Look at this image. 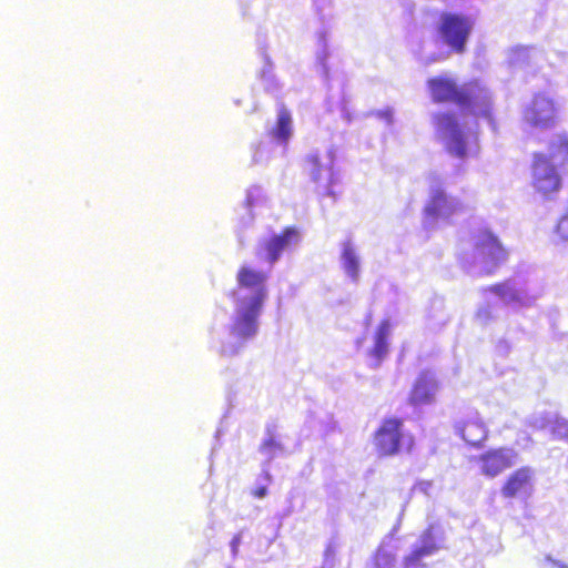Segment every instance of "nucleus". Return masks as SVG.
Masks as SVG:
<instances>
[{
	"label": "nucleus",
	"instance_id": "f8f14e48",
	"mask_svg": "<svg viewBox=\"0 0 568 568\" xmlns=\"http://www.w3.org/2000/svg\"><path fill=\"white\" fill-rule=\"evenodd\" d=\"M455 430L467 445L475 448L481 447L489 434L486 424L478 416L456 423Z\"/></svg>",
	"mask_w": 568,
	"mask_h": 568
},
{
	"label": "nucleus",
	"instance_id": "a878e982",
	"mask_svg": "<svg viewBox=\"0 0 568 568\" xmlns=\"http://www.w3.org/2000/svg\"><path fill=\"white\" fill-rule=\"evenodd\" d=\"M251 494L255 498H264L267 495V488L266 486H260L254 488Z\"/></svg>",
	"mask_w": 568,
	"mask_h": 568
},
{
	"label": "nucleus",
	"instance_id": "2eb2a0df",
	"mask_svg": "<svg viewBox=\"0 0 568 568\" xmlns=\"http://www.w3.org/2000/svg\"><path fill=\"white\" fill-rule=\"evenodd\" d=\"M422 545L414 548L405 558L404 562L406 567L416 566L419 561L427 556H430L438 551L439 547L435 541L433 528L428 527L420 536Z\"/></svg>",
	"mask_w": 568,
	"mask_h": 568
},
{
	"label": "nucleus",
	"instance_id": "dca6fc26",
	"mask_svg": "<svg viewBox=\"0 0 568 568\" xmlns=\"http://www.w3.org/2000/svg\"><path fill=\"white\" fill-rule=\"evenodd\" d=\"M390 333V322L388 320H383L377 326L375 337H374V346L369 351V355L375 359V365H379L381 362L385 358L388 352V343L387 338Z\"/></svg>",
	"mask_w": 568,
	"mask_h": 568
},
{
	"label": "nucleus",
	"instance_id": "6ab92c4d",
	"mask_svg": "<svg viewBox=\"0 0 568 568\" xmlns=\"http://www.w3.org/2000/svg\"><path fill=\"white\" fill-rule=\"evenodd\" d=\"M395 562V556L386 551H377L373 558L374 568H394Z\"/></svg>",
	"mask_w": 568,
	"mask_h": 568
},
{
	"label": "nucleus",
	"instance_id": "f03ea898",
	"mask_svg": "<svg viewBox=\"0 0 568 568\" xmlns=\"http://www.w3.org/2000/svg\"><path fill=\"white\" fill-rule=\"evenodd\" d=\"M427 88L435 103H454L476 119L487 120L493 130L497 129L493 95L480 80L458 84L452 78L438 75L427 80Z\"/></svg>",
	"mask_w": 568,
	"mask_h": 568
},
{
	"label": "nucleus",
	"instance_id": "6e6552de",
	"mask_svg": "<svg viewBox=\"0 0 568 568\" xmlns=\"http://www.w3.org/2000/svg\"><path fill=\"white\" fill-rule=\"evenodd\" d=\"M517 458V453L510 447L490 448L480 454L476 460L479 471L487 478H496L511 468Z\"/></svg>",
	"mask_w": 568,
	"mask_h": 568
},
{
	"label": "nucleus",
	"instance_id": "f3484780",
	"mask_svg": "<svg viewBox=\"0 0 568 568\" xmlns=\"http://www.w3.org/2000/svg\"><path fill=\"white\" fill-rule=\"evenodd\" d=\"M271 133L274 139L283 144H286L290 140L292 134V118L285 108L278 111L276 124Z\"/></svg>",
	"mask_w": 568,
	"mask_h": 568
},
{
	"label": "nucleus",
	"instance_id": "9b49d317",
	"mask_svg": "<svg viewBox=\"0 0 568 568\" xmlns=\"http://www.w3.org/2000/svg\"><path fill=\"white\" fill-rule=\"evenodd\" d=\"M440 385L434 374L428 371L422 372L408 396V403L412 406L430 405L436 400V394Z\"/></svg>",
	"mask_w": 568,
	"mask_h": 568
},
{
	"label": "nucleus",
	"instance_id": "39448f33",
	"mask_svg": "<svg viewBox=\"0 0 568 568\" xmlns=\"http://www.w3.org/2000/svg\"><path fill=\"white\" fill-rule=\"evenodd\" d=\"M473 250L484 275L494 274L507 262L508 250L490 230H478L473 235Z\"/></svg>",
	"mask_w": 568,
	"mask_h": 568
},
{
	"label": "nucleus",
	"instance_id": "a211bd4d",
	"mask_svg": "<svg viewBox=\"0 0 568 568\" xmlns=\"http://www.w3.org/2000/svg\"><path fill=\"white\" fill-rule=\"evenodd\" d=\"M343 267L353 280L358 277L359 263L355 250L349 242H345L342 252Z\"/></svg>",
	"mask_w": 568,
	"mask_h": 568
},
{
	"label": "nucleus",
	"instance_id": "1a4fd4ad",
	"mask_svg": "<svg viewBox=\"0 0 568 568\" xmlns=\"http://www.w3.org/2000/svg\"><path fill=\"white\" fill-rule=\"evenodd\" d=\"M525 121L537 129H548L557 122L556 103L549 97L536 94L524 113Z\"/></svg>",
	"mask_w": 568,
	"mask_h": 568
},
{
	"label": "nucleus",
	"instance_id": "412c9836",
	"mask_svg": "<svg viewBox=\"0 0 568 568\" xmlns=\"http://www.w3.org/2000/svg\"><path fill=\"white\" fill-rule=\"evenodd\" d=\"M487 291L491 292L496 295H499L501 297H504L506 295H514L513 290L506 282L496 283L494 285H490L489 287H487Z\"/></svg>",
	"mask_w": 568,
	"mask_h": 568
},
{
	"label": "nucleus",
	"instance_id": "b1692460",
	"mask_svg": "<svg viewBox=\"0 0 568 568\" xmlns=\"http://www.w3.org/2000/svg\"><path fill=\"white\" fill-rule=\"evenodd\" d=\"M554 433L558 436L568 437V422H557L554 426Z\"/></svg>",
	"mask_w": 568,
	"mask_h": 568
},
{
	"label": "nucleus",
	"instance_id": "7ed1b4c3",
	"mask_svg": "<svg viewBox=\"0 0 568 568\" xmlns=\"http://www.w3.org/2000/svg\"><path fill=\"white\" fill-rule=\"evenodd\" d=\"M545 146L546 152L532 153L531 186L540 197L552 201L564 187V174L568 166V134H552Z\"/></svg>",
	"mask_w": 568,
	"mask_h": 568
},
{
	"label": "nucleus",
	"instance_id": "9d476101",
	"mask_svg": "<svg viewBox=\"0 0 568 568\" xmlns=\"http://www.w3.org/2000/svg\"><path fill=\"white\" fill-rule=\"evenodd\" d=\"M534 479L535 471L531 467H519L506 477L500 487V493L507 499L528 496L532 491Z\"/></svg>",
	"mask_w": 568,
	"mask_h": 568
},
{
	"label": "nucleus",
	"instance_id": "423d86ee",
	"mask_svg": "<svg viewBox=\"0 0 568 568\" xmlns=\"http://www.w3.org/2000/svg\"><path fill=\"white\" fill-rule=\"evenodd\" d=\"M473 30V21L467 16L444 12L437 27V33L444 44L457 54L466 51L467 41Z\"/></svg>",
	"mask_w": 568,
	"mask_h": 568
},
{
	"label": "nucleus",
	"instance_id": "4be33fe9",
	"mask_svg": "<svg viewBox=\"0 0 568 568\" xmlns=\"http://www.w3.org/2000/svg\"><path fill=\"white\" fill-rule=\"evenodd\" d=\"M281 444L273 437L266 438L260 446V450L265 454H271L276 450H281Z\"/></svg>",
	"mask_w": 568,
	"mask_h": 568
},
{
	"label": "nucleus",
	"instance_id": "0eeeda50",
	"mask_svg": "<svg viewBox=\"0 0 568 568\" xmlns=\"http://www.w3.org/2000/svg\"><path fill=\"white\" fill-rule=\"evenodd\" d=\"M437 132L446 138V150L449 154L464 159L467 156V139L458 119L453 112H439L434 115Z\"/></svg>",
	"mask_w": 568,
	"mask_h": 568
},
{
	"label": "nucleus",
	"instance_id": "f257e3e1",
	"mask_svg": "<svg viewBox=\"0 0 568 568\" xmlns=\"http://www.w3.org/2000/svg\"><path fill=\"white\" fill-rule=\"evenodd\" d=\"M268 273L243 264L236 272V285L250 295L236 300L231 334L240 341L253 338L258 331V317L268 296Z\"/></svg>",
	"mask_w": 568,
	"mask_h": 568
},
{
	"label": "nucleus",
	"instance_id": "20e7f679",
	"mask_svg": "<svg viewBox=\"0 0 568 568\" xmlns=\"http://www.w3.org/2000/svg\"><path fill=\"white\" fill-rule=\"evenodd\" d=\"M373 445L379 457L398 455L403 447L410 450L414 437L404 428V419L399 417L384 418L373 434Z\"/></svg>",
	"mask_w": 568,
	"mask_h": 568
},
{
	"label": "nucleus",
	"instance_id": "aec40b11",
	"mask_svg": "<svg viewBox=\"0 0 568 568\" xmlns=\"http://www.w3.org/2000/svg\"><path fill=\"white\" fill-rule=\"evenodd\" d=\"M305 164L307 166L308 174L311 175L314 182L320 180V173L322 170L320 158L316 154H311L305 159Z\"/></svg>",
	"mask_w": 568,
	"mask_h": 568
},
{
	"label": "nucleus",
	"instance_id": "393cba45",
	"mask_svg": "<svg viewBox=\"0 0 568 568\" xmlns=\"http://www.w3.org/2000/svg\"><path fill=\"white\" fill-rule=\"evenodd\" d=\"M476 316L483 323H486V322H488L489 320L493 318V314H491L489 308H480L477 312Z\"/></svg>",
	"mask_w": 568,
	"mask_h": 568
},
{
	"label": "nucleus",
	"instance_id": "5701e85b",
	"mask_svg": "<svg viewBox=\"0 0 568 568\" xmlns=\"http://www.w3.org/2000/svg\"><path fill=\"white\" fill-rule=\"evenodd\" d=\"M334 185H335V180L333 179V176H331L328 180L327 187L321 193L322 200H324L325 197H332L333 201H336L338 199L339 192L334 190V187H333Z\"/></svg>",
	"mask_w": 568,
	"mask_h": 568
},
{
	"label": "nucleus",
	"instance_id": "4468645a",
	"mask_svg": "<svg viewBox=\"0 0 568 568\" xmlns=\"http://www.w3.org/2000/svg\"><path fill=\"white\" fill-rule=\"evenodd\" d=\"M297 237V232L294 227H285L280 234L265 240L261 247L266 253V261L270 264L275 263L283 251Z\"/></svg>",
	"mask_w": 568,
	"mask_h": 568
},
{
	"label": "nucleus",
	"instance_id": "ddd939ff",
	"mask_svg": "<svg viewBox=\"0 0 568 568\" xmlns=\"http://www.w3.org/2000/svg\"><path fill=\"white\" fill-rule=\"evenodd\" d=\"M457 210L443 187L430 190L429 199L424 207V213L428 217L450 216Z\"/></svg>",
	"mask_w": 568,
	"mask_h": 568
}]
</instances>
